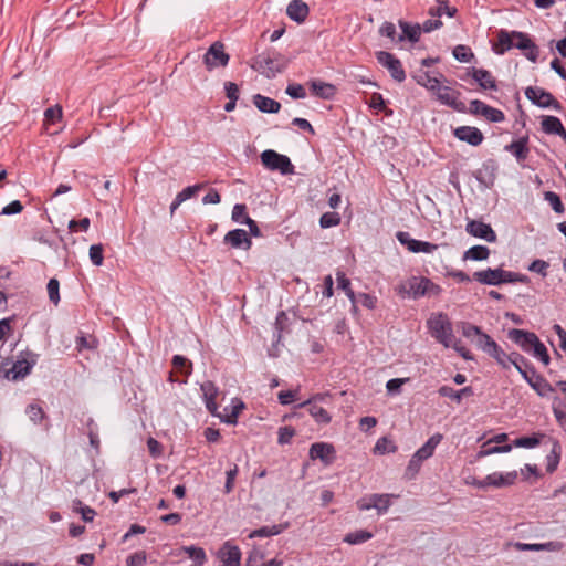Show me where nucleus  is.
<instances>
[{"instance_id":"11","label":"nucleus","mask_w":566,"mask_h":566,"mask_svg":"<svg viewBox=\"0 0 566 566\" xmlns=\"http://www.w3.org/2000/svg\"><path fill=\"white\" fill-rule=\"evenodd\" d=\"M530 371H532V376L528 373H522V377L539 397H548L555 391V388L543 375L537 373L535 367L530 368Z\"/></svg>"},{"instance_id":"51","label":"nucleus","mask_w":566,"mask_h":566,"mask_svg":"<svg viewBox=\"0 0 566 566\" xmlns=\"http://www.w3.org/2000/svg\"><path fill=\"white\" fill-rule=\"evenodd\" d=\"M452 54L457 61L462 63L471 62L474 59L471 48L463 44L454 46Z\"/></svg>"},{"instance_id":"9","label":"nucleus","mask_w":566,"mask_h":566,"mask_svg":"<svg viewBox=\"0 0 566 566\" xmlns=\"http://www.w3.org/2000/svg\"><path fill=\"white\" fill-rule=\"evenodd\" d=\"M230 61V55L224 51V44L220 41L213 42L203 55V64L208 71L217 67H224Z\"/></svg>"},{"instance_id":"38","label":"nucleus","mask_w":566,"mask_h":566,"mask_svg":"<svg viewBox=\"0 0 566 566\" xmlns=\"http://www.w3.org/2000/svg\"><path fill=\"white\" fill-rule=\"evenodd\" d=\"M289 527H290V523L289 522L281 523V524H275V525H272V526H262L260 528L253 530L249 534V538L270 537V536L279 535V534L283 533Z\"/></svg>"},{"instance_id":"40","label":"nucleus","mask_w":566,"mask_h":566,"mask_svg":"<svg viewBox=\"0 0 566 566\" xmlns=\"http://www.w3.org/2000/svg\"><path fill=\"white\" fill-rule=\"evenodd\" d=\"M541 126L542 130L548 135H558L564 128L562 120L558 117L551 115L543 116Z\"/></svg>"},{"instance_id":"25","label":"nucleus","mask_w":566,"mask_h":566,"mask_svg":"<svg viewBox=\"0 0 566 566\" xmlns=\"http://www.w3.org/2000/svg\"><path fill=\"white\" fill-rule=\"evenodd\" d=\"M307 84L311 94L322 99H333L337 93V87L334 84L321 80H310Z\"/></svg>"},{"instance_id":"27","label":"nucleus","mask_w":566,"mask_h":566,"mask_svg":"<svg viewBox=\"0 0 566 566\" xmlns=\"http://www.w3.org/2000/svg\"><path fill=\"white\" fill-rule=\"evenodd\" d=\"M507 440L506 433H500L496 434L494 438L490 439L488 442H485L480 451L479 457H486L493 453H506L512 450L513 444H502V446H491V443L496 442L501 443Z\"/></svg>"},{"instance_id":"4","label":"nucleus","mask_w":566,"mask_h":566,"mask_svg":"<svg viewBox=\"0 0 566 566\" xmlns=\"http://www.w3.org/2000/svg\"><path fill=\"white\" fill-rule=\"evenodd\" d=\"M472 279L480 284L484 285H501L505 283H523L528 284L531 282L530 277L525 274L518 272H512L503 270L502 268L491 269L488 268L482 271H476L473 273Z\"/></svg>"},{"instance_id":"44","label":"nucleus","mask_w":566,"mask_h":566,"mask_svg":"<svg viewBox=\"0 0 566 566\" xmlns=\"http://www.w3.org/2000/svg\"><path fill=\"white\" fill-rule=\"evenodd\" d=\"M510 364H512L521 375L522 373H528L530 368L534 367L527 358L517 352L509 354V365Z\"/></svg>"},{"instance_id":"18","label":"nucleus","mask_w":566,"mask_h":566,"mask_svg":"<svg viewBox=\"0 0 566 566\" xmlns=\"http://www.w3.org/2000/svg\"><path fill=\"white\" fill-rule=\"evenodd\" d=\"M480 349L492 357L503 369L510 367L509 355L491 336L484 337V343Z\"/></svg>"},{"instance_id":"29","label":"nucleus","mask_w":566,"mask_h":566,"mask_svg":"<svg viewBox=\"0 0 566 566\" xmlns=\"http://www.w3.org/2000/svg\"><path fill=\"white\" fill-rule=\"evenodd\" d=\"M298 408H306L308 413L314 418L318 424H328L332 421V416L323 407L314 403L313 400H306L297 406Z\"/></svg>"},{"instance_id":"58","label":"nucleus","mask_w":566,"mask_h":566,"mask_svg":"<svg viewBox=\"0 0 566 566\" xmlns=\"http://www.w3.org/2000/svg\"><path fill=\"white\" fill-rule=\"evenodd\" d=\"M46 290H48L50 301L54 305H57L61 300L60 298V282H59V280L55 277L50 279L48 282V285H46Z\"/></svg>"},{"instance_id":"32","label":"nucleus","mask_w":566,"mask_h":566,"mask_svg":"<svg viewBox=\"0 0 566 566\" xmlns=\"http://www.w3.org/2000/svg\"><path fill=\"white\" fill-rule=\"evenodd\" d=\"M450 91H451V88L449 86H441L440 92H434L437 94L438 101L441 104L447 105L459 113H465L467 112L465 104L463 102L458 101L457 97L452 96L449 93Z\"/></svg>"},{"instance_id":"5","label":"nucleus","mask_w":566,"mask_h":566,"mask_svg":"<svg viewBox=\"0 0 566 566\" xmlns=\"http://www.w3.org/2000/svg\"><path fill=\"white\" fill-rule=\"evenodd\" d=\"M287 63L289 61L283 54L275 50H269L255 56L250 66L266 78H273L287 67Z\"/></svg>"},{"instance_id":"12","label":"nucleus","mask_w":566,"mask_h":566,"mask_svg":"<svg viewBox=\"0 0 566 566\" xmlns=\"http://www.w3.org/2000/svg\"><path fill=\"white\" fill-rule=\"evenodd\" d=\"M499 165L495 159L489 158L482 163L480 169L473 172L476 181L485 189H490L494 186Z\"/></svg>"},{"instance_id":"10","label":"nucleus","mask_w":566,"mask_h":566,"mask_svg":"<svg viewBox=\"0 0 566 566\" xmlns=\"http://www.w3.org/2000/svg\"><path fill=\"white\" fill-rule=\"evenodd\" d=\"M377 62L388 70L390 76L401 83L406 80V72L401 61L395 54L387 51H377L375 53Z\"/></svg>"},{"instance_id":"24","label":"nucleus","mask_w":566,"mask_h":566,"mask_svg":"<svg viewBox=\"0 0 566 566\" xmlns=\"http://www.w3.org/2000/svg\"><path fill=\"white\" fill-rule=\"evenodd\" d=\"M245 409V403L241 398H233L231 405L223 408V412L219 416L221 422L227 424H237L240 413Z\"/></svg>"},{"instance_id":"61","label":"nucleus","mask_w":566,"mask_h":566,"mask_svg":"<svg viewBox=\"0 0 566 566\" xmlns=\"http://www.w3.org/2000/svg\"><path fill=\"white\" fill-rule=\"evenodd\" d=\"M97 339L93 338L92 340H90L84 333H80L78 336H76V339H75V345H76V349L78 352H82L84 349H93V348H96L97 347Z\"/></svg>"},{"instance_id":"33","label":"nucleus","mask_w":566,"mask_h":566,"mask_svg":"<svg viewBox=\"0 0 566 566\" xmlns=\"http://www.w3.org/2000/svg\"><path fill=\"white\" fill-rule=\"evenodd\" d=\"M398 24L402 30V34H400L397 39L398 42L408 40L411 43H416L419 41L421 34V27L419 23L410 24L407 21L399 20Z\"/></svg>"},{"instance_id":"52","label":"nucleus","mask_w":566,"mask_h":566,"mask_svg":"<svg viewBox=\"0 0 566 566\" xmlns=\"http://www.w3.org/2000/svg\"><path fill=\"white\" fill-rule=\"evenodd\" d=\"M73 511L80 513L84 522H92L96 515L94 509L83 505L82 501L77 499L73 501Z\"/></svg>"},{"instance_id":"2","label":"nucleus","mask_w":566,"mask_h":566,"mask_svg":"<svg viewBox=\"0 0 566 566\" xmlns=\"http://www.w3.org/2000/svg\"><path fill=\"white\" fill-rule=\"evenodd\" d=\"M514 48L520 50L530 62H537L539 48L528 33L501 29L497 32V43L493 45L495 54L503 55Z\"/></svg>"},{"instance_id":"16","label":"nucleus","mask_w":566,"mask_h":566,"mask_svg":"<svg viewBox=\"0 0 566 566\" xmlns=\"http://www.w3.org/2000/svg\"><path fill=\"white\" fill-rule=\"evenodd\" d=\"M507 337L524 352H531L536 343L539 342L535 333L517 328L510 329Z\"/></svg>"},{"instance_id":"64","label":"nucleus","mask_w":566,"mask_h":566,"mask_svg":"<svg viewBox=\"0 0 566 566\" xmlns=\"http://www.w3.org/2000/svg\"><path fill=\"white\" fill-rule=\"evenodd\" d=\"M147 554L145 551H138L126 558V566H146Z\"/></svg>"},{"instance_id":"41","label":"nucleus","mask_w":566,"mask_h":566,"mask_svg":"<svg viewBox=\"0 0 566 566\" xmlns=\"http://www.w3.org/2000/svg\"><path fill=\"white\" fill-rule=\"evenodd\" d=\"M413 78L419 85L424 86L431 92L441 91L440 81L437 77H432L428 71L421 72L419 75H413Z\"/></svg>"},{"instance_id":"28","label":"nucleus","mask_w":566,"mask_h":566,"mask_svg":"<svg viewBox=\"0 0 566 566\" xmlns=\"http://www.w3.org/2000/svg\"><path fill=\"white\" fill-rule=\"evenodd\" d=\"M504 150L511 153L517 161H524L528 157V136H522L504 146Z\"/></svg>"},{"instance_id":"59","label":"nucleus","mask_w":566,"mask_h":566,"mask_svg":"<svg viewBox=\"0 0 566 566\" xmlns=\"http://www.w3.org/2000/svg\"><path fill=\"white\" fill-rule=\"evenodd\" d=\"M378 298L369 293L356 294V305L361 304L367 310H375L377 307Z\"/></svg>"},{"instance_id":"23","label":"nucleus","mask_w":566,"mask_h":566,"mask_svg":"<svg viewBox=\"0 0 566 566\" xmlns=\"http://www.w3.org/2000/svg\"><path fill=\"white\" fill-rule=\"evenodd\" d=\"M467 75L471 76L482 90L497 91L496 80L489 70L471 67Z\"/></svg>"},{"instance_id":"46","label":"nucleus","mask_w":566,"mask_h":566,"mask_svg":"<svg viewBox=\"0 0 566 566\" xmlns=\"http://www.w3.org/2000/svg\"><path fill=\"white\" fill-rule=\"evenodd\" d=\"M373 536V533L367 530H357L346 534L344 542L350 545H357L369 541Z\"/></svg>"},{"instance_id":"54","label":"nucleus","mask_w":566,"mask_h":566,"mask_svg":"<svg viewBox=\"0 0 566 566\" xmlns=\"http://www.w3.org/2000/svg\"><path fill=\"white\" fill-rule=\"evenodd\" d=\"M342 218L338 212H325L319 218V226L322 229H328L340 224Z\"/></svg>"},{"instance_id":"62","label":"nucleus","mask_w":566,"mask_h":566,"mask_svg":"<svg viewBox=\"0 0 566 566\" xmlns=\"http://www.w3.org/2000/svg\"><path fill=\"white\" fill-rule=\"evenodd\" d=\"M103 252H104V247L102 243L91 245L90 259L94 265L101 266L103 264V261H104Z\"/></svg>"},{"instance_id":"60","label":"nucleus","mask_w":566,"mask_h":566,"mask_svg":"<svg viewBox=\"0 0 566 566\" xmlns=\"http://www.w3.org/2000/svg\"><path fill=\"white\" fill-rule=\"evenodd\" d=\"M27 413L35 424L41 423L46 417L43 408L36 403H30L27 407Z\"/></svg>"},{"instance_id":"6","label":"nucleus","mask_w":566,"mask_h":566,"mask_svg":"<svg viewBox=\"0 0 566 566\" xmlns=\"http://www.w3.org/2000/svg\"><path fill=\"white\" fill-rule=\"evenodd\" d=\"M260 159L264 168L271 171H279L283 176L293 175L295 167L291 159L273 149H265L261 153Z\"/></svg>"},{"instance_id":"20","label":"nucleus","mask_w":566,"mask_h":566,"mask_svg":"<svg viewBox=\"0 0 566 566\" xmlns=\"http://www.w3.org/2000/svg\"><path fill=\"white\" fill-rule=\"evenodd\" d=\"M223 243L232 249L249 250L252 247V240L243 229H233L227 232L223 238Z\"/></svg>"},{"instance_id":"53","label":"nucleus","mask_w":566,"mask_h":566,"mask_svg":"<svg viewBox=\"0 0 566 566\" xmlns=\"http://www.w3.org/2000/svg\"><path fill=\"white\" fill-rule=\"evenodd\" d=\"M422 462H423V460H421V458H418L416 454H413L411 457V459L409 460V463L406 468V471L403 474L405 479L413 480L417 476V474L419 473Z\"/></svg>"},{"instance_id":"19","label":"nucleus","mask_w":566,"mask_h":566,"mask_svg":"<svg viewBox=\"0 0 566 566\" xmlns=\"http://www.w3.org/2000/svg\"><path fill=\"white\" fill-rule=\"evenodd\" d=\"M336 450L332 443L315 442L310 448V458L312 460L319 459L325 465H329L335 460Z\"/></svg>"},{"instance_id":"57","label":"nucleus","mask_w":566,"mask_h":566,"mask_svg":"<svg viewBox=\"0 0 566 566\" xmlns=\"http://www.w3.org/2000/svg\"><path fill=\"white\" fill-rule=\"evenodd\" d=\"M532 354L535 358H537L543 365L547 366L551 363V357L546 346L539 340L532 349Z\"/></svg>"},{"instance_id":"22","label":"nucleus","mask_w":566,"mask_h":566,"mask_svg":"<svg viewBox=\"0 0 566 566\" xmlns=\"http://www.w3.org/2000/svg\"><path fill=\"white\" fill-rule=\"evenodd\" d=\"M453 136L474 147L481 145L484 139L482 132L474 126H459L453 129Z\"/></svg>"},{"instance_id":"37","label":"nucleus","mask_w":566,"mask_h":566,"mask_svg":"<svg viewBox=\"0 0 566 566\" xmlns=\"http://www.w3.org/2000/svg\"><path fill=\"white\" fill-rule=\"evenodd\" d=\"M336 280L338 289L343 290L346 296L349 298L353 312H357L358 307L356 306V293L352 289L350 280L343 271H338L336 273Z\"/></svg>"},{"instance_id":"39","label":"nucleus","mask_w":566,"mask_h":566,"mask_svg":"<svg viewBox=\"0 0 566 566\" xmlns=\"http://www.w3.org/2000/svg\"><path fill=\"white\" fill-rule=\"evenodd\" d=\"M490 249L486 245H473L469 248L464 253L462 259L464 261L471 260V261H485L490 256Z\"/></svg>"},{"instance_id":"36","label":"nucleus","mask_w":566,"mask_h":566,"mask_svg":"<svg viewBox=\"0 0 566 566\" xmlns=\"http://www.w3.org/2000/svg\"><path fill=\"white\" fill-rule=\"evenodd\" d=\"M442 439H443V436L441 433L437 432V433L432 434L427 440V442L415 452V454L418 458H421V460H423V461L429 459L430 457L433 455V452H434L437 446L442 441Z\"/></svg>"},{"instance_id":"56","label":"nucleus","mask_w":566,"mask_h":566,"mask_svg":"<svg viewBox=\"0 0 566 566\" xmlns=\"http://www.w3.org/2000/svg\"><path fill=\"white\" fill-rule=\"evenodd\" d=\"M544 199L551 205L552 209L556 213H563L565 211L564 203L560 197L554 191H545Z\"/></svg>"},{"instance_id":"15","label":"nucleus","mask_w":566,"mask_h":566,"mask_svg":"<svg viewBox=\"0 0 566 566\" xmlns=\"http://www.w3.org/2000/svg\"><path fill=\"white\" fill-rule=\"evenodd\" d=\"M465 231L470 235L490 243L496 242L497 240V235L492 227L481 220H470L465 226Z\"/></svg>"},{"instance_id":"34","label":"nucleus","mask_w":566,"mask_h":566,"mask_svg":"<svg viewBox=\"0 0 566 566\" xmlns=\"http://www.w3.org/2000/svg\"><path fill=\"white\" fill-rule=\"evenodd\" d=\"M253 104L262 113L276 114L281 109V103L261 94L253 95Z\"/></svg>"},{"instance_id":"8","label":"nucleus","mask_w":566,"mask_h":566,"mask_svg":"<svg viewBox=\"0 0 566 566\" xmlns=\"http://www.w3.org/2000/svg\"><path fill=\"white\" fill-rule=\"evenodd\" d=\"M392 497H396V495L374 493L360 497L356 502V505L359 511H368L370 509H375L379 515H382L389 510Z\"/></svg>"},{"instance_id":"30","label":"nucleus","mask_w":566,"mask_h":566,"mask_svg":"<svg viewBox=\"0 0 566 566\" xmlns=\"http://www.w3.org/2000/svg\"><path fill=\"white\" fill-rule=\"evenodd\" d=\"M308 13L310 8L302 0H292L286 8L287 17L297 23H303L308 17Z\"/></svg>"},{"instance_id":"49","label":"nucleus","mask_w":566,"mask_h":566,"mask_svg":"<svg viewBox=\"0 0 566 566\" xmlns=\"http://www.w3.org/2000/svg\"><path fill=\"white\" fill-rule=\"evenodd\" d=\"M439 7L429 10V14L434 17H441L442 14H447L449 18H454L458 13V9L455 7H449L448 0H438Z\"/></svg>"},{"instance_id":"14","label":"nucleus","mask_w":566,"mask_h":566,"mask_svg":"<svg viewBox=\"0 0 566 566\" xmlns=\"http://www.w3.org/2000/svg\"><path fill=\"white\" fill-rule=\"evenodd\" d=\"M396 238L401 245L406 247L412 253H432L438 249V244L416 240L411 238L410 233L407 231H398Z\"/></svg>"},{"instance_id":"48","label":"nucleus","mask_w":566,"mask_h":566,"mask_svg":"<svg viewBox=\"0 0 566 566\" xmlns=\"http://www.w3.org/2000/svg\"><path fill=\"white\" fill-rule=\"evenodd\" d=\"M398 447L395 444V442L387 438L381 437L377 440L374 452L378 454H387V453H395L397 451Z\"/></svg>"},{"instance_id":"55","label":"nucleus","mask_w":566,"mask_h":566,"mask_svg":"<svg viewBox=\"0 0 566 566\" xmlns=\"http://www.w3.org/2000/svg\"><path fill=\"white\" fill-rule=\"evenodd\" d=\"M369 107L378 112H384L387 116L392 115V109L387 108L386 101L380 93H373L370 96Z\"/></svg>"},{"instance_id":"26","label":"nucleus","mask_w":566,"mask_h":566,"mask_svg":"<svg viewBox=\"0 0 566 566\" xmlns=\"http://www.w3.org/2000/svg\"><path fill=\"white\" fill-rule=\"evenodd\" d=\"M517 480V472L511 471L506 473L493 472L484 478V483L493 488H506L515 484Z\"/></svg>"},{"instance_id":"7","label":"nucleus","mask_w":566,"mask_h":566,"mask_svg":"<svg viewBox=\"0 0 566 566\" xmlns=\"http://www.w3.org/2000/svg\"><path fill=\"white\" fill-rule=\"evenodd\" d=\"M525 96L541 108H553L555 111H562V104L555 98V96L543 87L528 86L525 88Z\"/></svg>"},{"instance_id":"47","label":"nucleus","mask_w":566,"mask_h":566,"mask_svg":"<svg viewBox=\"0 0 566 566\" xmlns=\"http://www.w3.org/2000/svg\"><path fill=\"white\" fill-rule=\"evenodd\" d=\"M182 549L193 559L195 564L192 566H202L207 562V555L202 547L191 545L184 546Z\"/></svg>"},{"instance_id":"31","label":"nucleus","mask_w":566,"mask_h":566,"mask_svg":"<svg viewBox=\"0 0 566 566\" xmlns=\"http://www.w3.org/2000/svg\"><path fill=\"white\" fill-rule=\"evenodd\" d=\"M438 394L440 397L450 398L457 403H461L464 397H472L474 395L473 387L467 386L460 390H455L450 386L443 385L439 387Z\"/></svg>"},{"instance_id":"63","label":"nucleus","mask_w":566,"mask_h":566,"mask_svg":"<svg viewBox=\"0 0 566 566\" xmlns=\"http://www.w3.org/2000/svg\"><path fill=\"white\" fill-rule=\"evenodd\" d=\"M62 116L63 112L60 105L49 107L44 111V118L45 122L49 124H55L56 122L62 119Z\"/></svg>"},{"instance_id":"50","label":"nucleus","mask_w":566,"mask_h":566,"mask_svg":"<svg viewBox=\"0 0 566 566\" xmlns=\"http://www.w3.org/2000/svg\"><path fill=\"white\" fill-rule=\"evenodd\" d=\"M287 324H289V316L284 311H280L276 315L275 323H274V338L279 343L282 338L283 332L287 331Z\"/></svg>"},{"instance_id":"3","label":"nucleus","mask_w":566,"mask_h":566,"mask_svg":"<svg viewBox=\"0 0 566 566\" xmlns=\"http://www.w3.org/2000/svg\"><path fill=\"white\" fill-rule=\"evenodd\" d=\"M397 291L400 295L407 294L413 300H419L424 296H439L443 290L429 277L412 275L400 284Z\"/></svg>"},{"instance_id":"21","label":"nucleus","mask_w":566,"mask_h":566,"mask_svg":"<svg viewBox=\"0 0 566 566\" xmlns=\"http://www.w3.org/2000/svg\"><path fill=\"white\" fill-rule=\"evenodd\" d=\"M241 551L239 546L232 544L230 541L223 543L218 551V557L222 562V566H240Z\"/></svg>"},{"instance_id":"17","label":"nucleus","mask_w":566,"mask_h":566,"mask_svg":"<svg viewBox=\"0 0 566 566\" xmlns=\"http://www.w3.org/2000/svg\"><path fill=\"white\" fill-rule=\"evenodd\" d=\"M458 331L463 337L470 339L478 349H480L484 343V337L490 335L484 333L480 326H476L470 322L460 321L457 323Z\"/></svg>"},{"instance_id":"1","label":"nucleus","mask_w":566,"mask_h":566,"mask_svg":"<svg viewBox=\"0 0 566 566\" xmlns=\"http://www.w3.org/2000/svg\"><path fill=\"white\" fill-rule=\"evenodd\" d=\"M430 335L443 347H452L463 359L473 360L474 356L453 334L452 322L443 312L433 313L427 321Z\"/></svg>"},{"instance_id":"43","label":"nucleus","mask_w":566,"mask_h":566,"mask_svg":"<svg viewBox=\"0 0 566 566\" xmlns=\"http://www.w3.org/2000/svg\"><path fill=\"white\" fill-rule=\"evenodd\" d=\"M562 449L557 441L553 443L551 452L546 455V472L554 473L560 461Z\"/></svg>"},{"instance_id":"45","label":"nucleus","mask_w":566,"mask_h":566,"mask_svg":"<svg viewBox=\"0 0 566 566\" xmlns=\"http://www.w3.org/2000/svg\"><path fill=\"white\" fill-rule=\"evenodd\" d=\"M172 367L184 375L185 377H189L192 373V363L182 355H174L171 359Z\"/></svg>"},{"instance_id":"13","label":"nucleus","mask_w":566,"mask_h":566,"mask_svg":"<svg viewBox=\"0 0 566 566\" xmlns=\"http://www.w3.org/2000/svg\"><path fill=\"white\" fill-rule=\"evenodd\" d=\"M38 361V355L25 350L21 352L20 356L18 357L17 361L13 364V366L10 368L12 374V379L18 380L21 378H24L28 376L33 366Z\"/></svg>"},{"instance_id":"35","label":"nucleus","mask_w":566,"mask_h":566,"mask_svg":"<svg viewBox=\"0 0 566 566\" xmlns=\"http://www.w3.org/2000/svg\"><path fill=\"white\" fill-rule=\"evenodd\" d=\"M206 187L205 182L196 184L193 186H188L184 188L180 192L177 193L175 199L172 200L170 205V213L174 214V212L177 210V208L186 200L192 198L199 190L203 189Z\"/></svg>"},{"instance_id":"42","label":"nucleus","mask_w":566,"mask_h":566,"mask_svg":"<svg viewBox=\"0 0 566 566\" xmlns=\"http://www.w3.org/2000/svg\"><path fill=\"white\" fill-rule=\"evenodd\" d=\"M543 438L544 433L542 432H536L531 436H522L513 441V446L517 448L533 449L539 446Z\"/></svg>"}]
</instances>
